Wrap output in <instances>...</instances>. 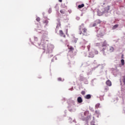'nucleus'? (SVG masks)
Returning <instances> with one entry per match:
<instances>
[{
  "instance_id": "obj_1",
  "label": "nucleus",
  "mask_w": 125,
  "mask_h": 125,
  "mask_svg": "<svg viewBox=\"0 0 125 125\" xmlns=\"http://www.w3.org/2000/svg\"><path fill=\"white\" fill-rule=\"evenodd\" d=\"M79 34L80 35H83V36H88L87 33V29H86L83 24H82L79 26Z\"/></svg>"
},
{
  "instance_id": "obj_2",
  "label": "nucleus",
  "mask_w": 125,
  "mask_h": 125,
  "mask_svg": "<svg viewBox=\"0 0 125 125\" xmlns=\"http://www.w3.org/2000/svg\"><path fill=\"white\" fill-rule=\"evenodd\" d=\"M107 50L109 51V52H113L114 51V48L113 47L108 46V47H107Z\"/></svg>"
},
{
  "instance_id": "obj_3",
  "label": "nucleus",
  "mask_w": 125,
  "mask_h": 125,
  "mask_svg": "<svg viewBox=\"0 0 125 125\" xmlns=\"http://www.w3.org/2000/svg\"><path fill=\"white\" fill-rule=\"evenodd\" d=\"M105 83L108 86H111L112 85V82L109 80L105 82Z\"/></svg>"
},
{
  "instance_id": "obj_4",
  "label": "nucleus",
  "mask_w": 125,
  "mask_h": 125,
  "mask_svg": "<svg viewBox=\"0 0 125 125\" xmlns=\"http://www.w3.org/2000/svg\"><path fill=\"white\" fill-rule=\"evenodd\" d=\"M60 35L61 36V37L63 36V38H66V35H64V32H63V31L60 30L59 31Z\"/></svg>"
},
{
  "instance_id": "obj_5",
  "label": "nucleus",
  "mask_w": 125,
  "mask_h": 125,
  "mask_svg": "<svg viewBox=\"0 0 125 125\" xmlns=\"http://www.w3.org/2000/svg\"><path fill=\"white\" fill-rule=\"evenodd\" d=\"M77 102H78V103H82L83 102V99L82 97H79L77 98Z\"/></svg>"
},
{
  "instance_id": "obj_6",
  "label": "nucleus",
  "mask_w": 125,
  "mask_h": 125,
  "mask_svg": "<svg viewBox=\"0 0 125 125\" xmlns=\"http://www.w3.org/2000/svg\"><path fill=\"white\" fill-rule=\"evenodd\" d=\"M108 44H107V42L106 41H104L103 43H102V47H104V46L107 47Z\"/></svg>"
},
{
  "instance_id": "obj_7",
  "label": "nucleus",
  "mask_w": 125,
  "mask_h": 125,
  "mask_svg": "<svg viewBox=\"0 0 125 125\" xmlns=\"http://www.w3.org/2000/svg\"><path fill=\"white\" fill-rule=\"evenodd\" d=\"M84 98L85 99H90L91 98V95L90 94H88L86 95L85 97Z\"/></svg>"
},
{
  "instance_id": "obj_8",
  "label": "nucleus",
  "mask_w": 125,
  "mask_h": 125,
  "mask_svg": "<svg viewBox=\"0 0 125 125\" xmlns=\"http://www.w3.org/2000/svg\"><path fill=\"white\" fill-rule=\"evenodd\" d=\"M122 83H123L125 85V76H122Z\"/></svg>"
},
{
  "instance_id": "obj_9",
  "label": "nucleus",
  "mask_w": 125,
  "mask_h": 125,
  "mask_svg": "<svg viewBox=\"0 0 125 125\" xmlns=\"http://www.w3.org/2000/svg\"><path fill=\"white\" fill-rule=\"evenodd\" d=\"M65 12H66V10H65V9L60 10V13H62V14H65Z\"/></svg>"
},
{
  "instance_id": "obj_10",
  "label": "nucleus",
  "mask_w": 125,
  "mask_h": 125,
  "mask_svg": "<svg viewBox=\"0 0 125 125\" xmlns=\"http://www.w3.org/2000/svg\"><path fill=\"white\" fill-rule=\"evenodd\" d=\"M96 23L98 25V24H101V21L100 20H97V21H95Z\"/></svg>"
},
{
  "instance_id": "obj_11",
  "label": "nucleus",
  "mask_w": 125,
  "mask_h": 125,
  "mask_svg": "<svg viewBox=\"0 0 125 125\" xmlns=\"http://www.w3.org/2000/svg\"><path fill=\"white\" fill-rule=\"evenodd\" d=\"M108 89H109V87L108 86H105L104 89V92H107Z\"/></svg>"
},
{
  "instance_id": "obj_12",
  "label": "nucleus",
  "mask_w": 125,
  "mask_h": 125,
  "mask_svg": "<svg viewBox=\"0 0 125 125\" xmlns=\"http://www.w3.org/2000/svg\"><path fill=\"white\" fill-rule=\"evenodd\" d=\"M84 7V4H82L81 5H78L79 8H82V7Z\"/></svg>"
},
{
  "instance_id": "obj_13",
  "label": "nucleus",
  "mask_w": 125,
  "mask_h": 125,
  "mask_svg": "<svg viewBox=\"0 0 125 125\" xmlns=\"http://www.w3.org/2000/svg\"><path fill=\"white\" fill-rule=\"evenodd\" d=\"M89 114V112L88 111H86L84 112V116H87Z\"/></svg>"
},
{
  "instance_id": "obj_14",
  "label": "nucleus",
  "mask_w": 125,
  "mask_h": 125,
  "mask_svg": "<svg viewBox=\"0 0 125 125\" xmlns=\"http://www.w3.org/2000/svg\"><path fill=\"white\" fill-rule=\"evenodd\" d=\"M108 49V47H107L106 46H104V48L102 50V51H103V52H104V51L105 50V49Z\"/></svg>"
},
{
  "instance_id": "obj_15",
  "label": "nucleus",
  "mask_w": 125,
  "mask_h": 125,
  "mask_svg": "<svg viewBox=\"0 0 125 125\" xmlns=\"http://www.w3.org/2000/svg\"><path fill=\"white\" fill-rule=\"evenodd\" d=\"M95 107L96 109H98V108L100 107V104H96Z\"/></svg>"
},
{
  "instance_id": "obj_16",
  "label": "nucleus",
  "mask_w": 125,
  "mask_h": 125,
  "mask_svg": "<svg viewBox=\"0 0 125 125\" xmlns=\"http://www.w3.org/2000/svg\"><path fill=\"white\" fill-rule=\"evenodd\" d=\"M36 21H37V22H40V21H41V18H40L39 17H37L36 18Z\"/></svg>"
},
{
  "instance_id": "obj_17",
  "label": "nucleus",
  "mask_w": 125,
  "mask_h": 125,
  "mask_svg": "<svg viewBox=\"0 0 125 125\" xmlns=\"http://www.w3.org/2000/svg\"><path fill=\"white\" fill-rule=\"evenodd\" d=\"M118 27H119V25H118V24H115V25H114V26H113V29H116V28H118Z\"/></svg>"
},
{
  "instance_id": "obj_18",
  "label": "nucleus",
  "mask_w": 125,
  "mask_h": 125,
  "mask_svg": "<svg viewBox=\"0 0 125 125\" xmlns=\"http://www.w3.org/2000/svg\"><path fill=\"white\" fill-rule=\"evenodd\" d=\"M95 45V46H100V43H96Z\"/></svg>"
},
{
  "instance_id": "obj_19",
  "label": "nucleus",
  "mask_w": 125,
  "mask_h": 125,
  "mask_svg": "<svg viewBox=\"0 0 125 125\" xmlns=\"http://www.w3.org/2000/svg\"><path fill=\"white\" fill-rule=\"evenodd\" d=\"M121 63L122 65H125V60H121Z\"/></svg>"
},
{
  "instance_id": "obj_20",
  "label": "nucleus",
  "mask_w": 125,
  "mask_h": 125,
  "mask_svg": "<svg viewBox=\"0 0 125 125\" xmlns=\"http://www.w3.org/2000/svg\"><path fill=\"white\" fill-rule=\"evenodd\" d=\"M43 22L45 23V24H46V25H47V24H48V20H45Z\"/></svg>"
},
{
  "instance_id": "obj_21",
  "label": "nucleus",
  "mask_w": 125,
  "mask_h": 125,
  "mask_svg": "<svg viewBox=\"0 0 125 125\" xmlns=\"http://www.w3.org/2000/svg\"><path fill=\"white\" fill-rule=\"evenodd\" d=\"M81 94H82V95H85V91H82L81 92Z\"/></svg>"
},
{
  "instance_id": "obj_22",
  "label": "nucleus",
  "mask_w": 125,
  "mask_h": 125,
  "mask_svg": "<svg viewBox=\"0 0 125 125\" xmlns=\"http://www.w3.org/2000/svg\"><path fill=\"white\" fill-rule=\"evenodd\" d=\"M69 49H70V50L71 51H73V50H74V47H70L69 48Z\"/></svg>"
},
{
  "instance_id": "obj_23",
  "label": "nucleus",
  "mask_w": 125,
  "mask_h": 125,
  "mask_svg": "<svg viewBox=\"0 0 125 125\" xmlns=\"http://www.w3.org/2000/svg\"><path fill=\"white\" fill-rule=\"evenodd\" d=\"M97 23H96V22H95L93 24L92 27H95L97 26Z\"/></svg>"
},
{
  "instance_id": "obj_24",
  "label": "nucleus",
  "mask_w": 125,
  "mask_h": 125,
  "mask_svg": "<svg viewBox=\"0 0 125 125\" xmlns=\"http://www.w3.org/2000/svg\"><path fill=\"white\" fill-rule=\"evenodd\" d=\"M58 81H59V82H61V81H62V79H61V78H59L58 79Z\"/></svg>"
},
{
  "instance_id": "obj_25",
  "label": "nucleus",
  "mask_w": 125,
  "mask_h": 125,
  "mask_svg": "<svg viewBox=\"0 0 125 125\" xmlns=\"http://www.w3.org/2000/svg\"><path fill=\"white\" fill-rule=\"evenodd\" d=\"M95 54H98V51H95Z\"/></svg>"
},
{
  "instance_id": "obj_26",
  "label": "nucleus",
  "mask_w": 125,
  "mask_h": 125,
  "mask_svg": "<svg viewBox=\"0 0 125 125\" xmlns=\"http://www.w3.org/2000/svg\"><path fill=\"white\" fill-rule=\"evenodd\" d=\"M59 1L60 2H62V0H59Z\"/></svg>"
},
{
  "instance_id": "obj_27",
  "label": "nucleus",
  "mask_w": 125,
  "mask_h": 125,
  "mask_svg": "<svg viewBox=\"0 0 125 125\" xmlns=\"http://www.w3.org/2000/svg\"><path fill=\"white\" fill-rule=\"evenodd\" d=\"M59 26H61V23L59 24Z\"/></svg>"
}]
</instances>
